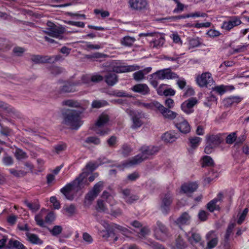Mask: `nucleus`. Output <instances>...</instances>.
<instances>
[{"mask_svg":"<svg viewBox=\"0 0 249 249\" xmlns=\"http://www.w3.org/2000/svg\"><path fill=\"white\" fill-rule=\"evenodd\" d=\"M87 173L83 172L78 177L75 178L72 182L67 184L60 190V192L64 195L65 197L70 200H73V195L71 192L73 190L78 191L89 185V183L86 179Z\"/></svg>","mask_w":249,"mask_h":249,"instance_id":"f257e3e1","label":"nucleus"},{"mask_svg":"<svg viewBox=\"0 0 249 249\" xmlns=\"http://www.w3.org/2000/svg\"><path fill=\"white\" fill-rule=\"evenodd\" d=\"M141 153L125 161V167L138 164L149 157L155 154L159 150L157 147L143 145L141 148Z\"/></svg>","mask_w":249,"mask_h":249,"instance_id":"f03ea898","label":"nucleus"},{"mask_svg":"<svg viewBox=\"0 0 249 249\" xmlns=\"http://www.w3.org/2000/svg\"><path fill=\"white\" fill-rule=\"evenodd\" d=\"M81 111L71 110L64 115V123L72 129H78L82 124L81 121Z\"/></svg>","mask_w":249,"mask_h":249,"instance_id":"7ed1b4c3","label":"nucleus"},{"mask_svg":"<svg viewBox=\"0 0 249 249\" xmlns=\"http://www.w3.org/2000/svg\"><path fill=\"white\" fill-rule=\"evenodd\" d=\"M167 228L161 222L158 221L156 225L154 228V236L155 238L159 240H164L168 235Z\"/></svg>","mask_w":249,"mask_h":249,"instance_id":"20e7f679","label":"nucleus"},{"mask_svg":"<svg viewBox=\"0 0 249 249\" xmlns=\"http://www.w3.org/2000/svg\"><path fill=\"white\" fill-rule=\"evenodd\" d=\"M128 4L131 10L137 12L146 10L148 7L147 0H128Z\"/></svg>","mask_w":249,"mask_h":249,"instance_id":"39448f33","label":"nucleus"},{"mask_svg":"<svg viewBox=\"0 0 249 249\" xmlns=\"http://www.w3.org/2000/svg\"><path fill=\"white\" fill-rule=\"evenodd\" d=\"M113 72H109L105 76V81L109 86H113L117 81L118 78L116 74L114 72L121 73L124 72V67H114L113 68Z\"/></svg>","mask_w":249,"mask_h":249,"instance_id":"423d86ee","label":"nucleus"},{"mask_svg":"<svg viewBox=\"0 0 249 249\" xmlns=\"http://www.w3.org/2000/svg\"><path fill=\"white\" fill-rule=\"evenodd\" d=\"M100 223L104 227L105 230L100 231V234L103 238H107L110 236V233L112 232H118V231H121V227L114 224H109L108 223L102 221Z\"/></svg>","mask_w":249,"mask_h":249,"instance_id":"0eeeda50","label":"nucleus"},{"mask_svg":"<svg viewBox=\"0 0 249 249\" xmlns=\"http://www.w3.org/2000/svg\"><path fill=\"white\" fill-rule=\"evenodd\" d=\"M174 123L176 127L182 133L187 134L190 132L191 127L188 122L182 117H177Z\"/></svg>","mask_w":249,"mask_h":249,"instance_id":"6e6552de","label":"nucleus"},{"mask_svg":"<svg viewBox=\"0 0 249 249\" xmlns=\"http://www.w3.org/2000/svg\"><path fill=\"white\" fill-rule=\"evenodd\" d=\"M48 27V34L53 37L61 38L62 34L64 33V28L55 25L52 22L47 23Z\"/></svg>","mask_w":249,"mask_h":249,"instance_id":"1a4fd4ad","label":"nucleus"},{"mask_svg":"<svg viewBox=\"0 0 249 249\" xmlns=\"http://www.w3.org/2000/svg\"><path fill=\"white\" fill-rule=\"evenodd\" d=\"M196 80L198 85L201 87L211 86L213 82L211 74L208 72L203 73L201 75L198 76Z\"/></svg>","mask_w":249,"mask_h":249,"instance_id":"9d476101","label":"nucleus"},{"mask_svg":"<svg viewBox=\"0 0 249 249\" xmlns=\"http://www.w3.org/2000/svg\"><path fill=\"white\" fill-rule=\"evenodd\" d=\"M127 112L130 116L132 121L131 127L134 129L140 127L142 124L141 113L131 110H127Z\"/></svg>","mask_w":249,"mask_h":249,"instance_id":"9b49d317","label":"nucleus"},{"mask_svg":"<svg viewBox=\"0 0 249 249\" xmlns=\"http://www.w3.org/2000/svg\"><path fill=\"white\" fill-rule=\"evenodd\" d=\"M157 79L163 80L164 79H175L178 77L177 74L172 72L170 69H165L158 71L153 74Z\"/></svg>","mask_w":249,"mask_h":249,"instance_id":"f8f14e48","label":"nucleus"},{"mask_svg":"<svg viewBox=\"0 0 249 249\" xmlns=\"http://www.w3.org/2000/svg\"><path fill=\"white\" fill-rule=\"evenodd\" d=\"M223 194L219 193L216 197L211 200L207 205V208L210 212H213L215 210H219L220 204L223 199Z\"/></svg>","mask_w":249,"mask_h":249,"instance_id":"ddd939ff","label":"nucleus"},{"mask_svg":"<svg viewBox=\"0 0 249 249\" xmlns=\"http://www.w3.org/2000/svg\"><path fill=\"white\" fill-rule=\"evenodd\" d=\"M197 103V100L195 98H191L184 102L181 105L182 111L187 114L194 111L193 107Z\"/></svg>","mask_w":249,"mask_h":249,"instance_id":"4468645a","label":"nucleus"},{"mask_svg":"<svg viewBox=\"0 0 249 249\" xmlns=\"http://www.w3.org/2000/svg\"><path fill=\"white\" fill-rule=\"evenodd\" d=\"M242 23L239 18L236 16H233L230 18L227 21H224L222 25V28L223 29L230 31L233 27L238 26Z\"/></svg>","mask_w":249,"mask_h":249,"instance_id":"2eb2a0df","label":"nucleus"},{"mask_svg":"<svg viewBox=\"0 0 249 249\" xmlns=\"http://www.w3.org/2000/svg\"><path fill=\"white\" fill-rule=\"evenodd\" d=\"M173 201V196L170 193H167L162 197L161 209L162 213H167L169 211V208Z\"/></svg>","mask_w":249,"mask_h":249,"instance_id":"dca6fc26","label":"nucleus"},{"mask_svg":"<svg viewBox=\"0 0 249 249\" xmlns=\"http://www.w3.org/2000/svg\"><path fill=\"white\" fill-rule=\"evenodd\" d=\"M163 116L164 118L168 119L169 120H174L177 116L178 114L164 107L160 103L159 107L157 109Z\"/></svg>","mask_w":249,"mask_h":249,"instance_id":"f3484780","label":"nucleus"},{"mask_svg":"<svg viewBox=\"0 0 249 249\" xmlns=\"http://www.w3.org/2000/svg\"><path fill=\"white\" fill-rule=\"evenodd\" d=\"M188 241L193 245L198 244L197 249H205L204 243L201 241V237L199 234L196 232H191V235L188 238Z\"/></svg>","mask_w":249,"mask_h":249,"instance_id":"a211bd4d","label":"nucleus"},{"mask_svg":"<svg viewBox=\"0 0 249 249\" xmlns=\"http://www.w3.org/2000/svg\"><path fill=\"white\" fill-rule=\"evenodd\" d=\"M131 89L136 93L142 95H147L150 94V89L145 84H137L133 86Z\"/></svg>","mask_w":249,"mask_h":249,"instance_id":"6ab92c4d","label":"nucleus"},{"mask_svg":"<svg viewBox=\"0 0 249 249\" xmlns=\"http://www.w3.org/2000/svg\"><path fill=\"white\" fill-rule=\"evenodd\" d=\"M207 239L208 240L207 243V248L212 249L215 247L218 243V238L215 234L214 231H211L208 233L206 235Z\"/></svg>","mask_w":249,"mask_h":249,"instance_id":"aec40b11","label":"nucleus"},{"mask_svg":"<svg viewBox=\"0 0 249 249\" xmlns=\"http://www.w3.org/2000/svg\"><path fill=\"white\" fill-rule=\"evenodd\" d=\"M207 144L212 147L218 146L222 142L221 137L218 135H212L207 137Z\"/></svg>","mask_w":249,"mask_h":249,"instance_id":"412c9836","label":"nucleus"},{"mask_svg":"<svg viewBox=\"0 0 249 249\" xmlns=\"http://www.w3.org/2000/svg\"><path fill=\"white\" fill-rule=\"evenodd\" d=\"M157 36V38L150 41V46L152 48H160L161 47L165 42L164 38L160 35H155Z\"/></svg>","mask_w":249,"mask_h":249,"instance_id":"4be33fe9","label":"nucleus"},{"mask_svg":"<svg viewBox=\"0 0 249 249\" xmlns=\"http://www.w3.org/2000/svg\"><path fill=\"white\" fill-rule=\"evenodd\" d=\"M26 236L27 238V241L33 244L41 245L43 243V241L36 234L27 232Z\"/></svg>","mask_w":249,"mask_h":249,"instance_id":"5701e85b","label":"nucleus"},{"mask_svg":"<svg viewBox=\"0 0 249 249\" xmlns=\"http://www.w3.org/2000/svg\"><path fill=\"white\" fill-rule=\"evenodd\" d=\"M198 187L196 182H191L184 184L181 186V190L186 194L192 193L195 191Z\"/></svg>","mask_w":249,"mask_h":249,"instance_id":"b1692460","label":"nucleus"},{"mask_svg":"<svg viewBox=\"0 0 249 249\" xmlns=\"http://www.w3.org/2000/svg\"><path fill=\"white\" fill-rule=\"evenodd\" d=\"M7 247L9 249H27L26 247L24 246L23 244L19 241L14 239H11L9 240Z\"/></svg>","mask_w":249,"mask_h":249,"instance_id":"393cba45","label":"nucleus"},{"mask_svg":"<svg viewBox=\"0 0 249 249\" xmlns=\"http://www.w3.org/2000/svg\"><path fill=\"white\" fill-rule=\"evenodd\" d=\"M191 216L186 213H183L176 220V222L178 225H188L190 223Z\"/></svg>","mask_w":249,"mask_h":249,"instance_id":"a878e982","label":"nucleus"},{"mask_svg":"<svg viewBox=\"0 0 249 249\" xmlns=\"http://www.w3.org/2000/svg\"><path fill=\"white\" fill-rule=\"evenodd\" d=\"M160 103L156 101H154L150 103L139 102L138 105L139 107H143L147 109H154L157 110Z\"/></svg>","mask_w":249,"mask_h":249,"instance_id":"bb28decb","label":"nucleus"},{"mask_svg":"<svg viewBox=\"0 0 249 249\" xmlns=\"http://www.w3.org/2000/svg\"><path fill=\"white\" fill-rule=\"evenodd\" d=\"M187 40L188 41V49L189 50L198 47L201 45L200 38L198 37H189L187 38Z\"/></svg>","mask_w":249,"mask_h":249,"instance_id":"cd10ccee","label":"nucleus"},{"mask_svg":"<svg viewBox=\"0 0 249 249\" xmlns=\"http://www.w3.org/2000/svg\"><path fill=\"white\" fill-rule=\"evenodd\" d=\"M46 209H42L40 212L36 215L35 219L37 225L42 227H45V221H44L43 218L46 214Z\"/></svg>","mask_w":249,"mask_h":249,"instance_id":"c85d7f7f","label":"nucleus"},{"mask_svg":"<svg viewBox=\"0 0 249 249\" xmlns=\"http://www.w3.org/2000/svg\"><path fill=\"white\" fill-rule=\"evenodd\" d=\"M241 101V98L237 96H233L225 99L223 100V103L225 106L229 107L231 106L234 103L237 104L240 102Z\"/></svg>","mask_w":249,"mask_h":249,"instance_id":"c756f323","label":"nucleus"},{"mask_svg":"<svg viewBox=\"0 0 249 249\" xmlns=\"http://www.w3.org/2000/svg\"><path fill=\"white\" fill-rule=\"evenodd\" d=\"M202 139L198 137H193L189 138V146L192 149L196 148L200 144Z\"/></svg>","mask_w":249,"mask_h":249,"instance_id":"7c9ffc66","label":"nucleus"},{"mask_svg":"<svg viewBox=\"0 0 249 249\" xmlns=\"http://www.w3.org/2000/svg\"><path fill=\"white\" fill-rule=\"evenodd\" d=\"M139 199V196L137 195L131 193V191L128 189H125V202L128 203H132Z\"/></svg>","mask_w":249,"mask_h":249,"instance_id":"2f4dec72","label":"nucleus"},{"mask_svg":"<svg viewBox=\"0 0 249 249\" xmlns=\"http://www.w3.org/2000/svg\"><path fill=\"white\" fill-rule=\"evenodd\" d=\"M98 195L91 190L86 195L85 198V203L86 205H89L96 198Z\"/></svg>","mask_w":249,"mask_h":249,"instance_id":"473e14b6","label":"nucleus"},{"mask_svg":"<svg viewBox=\"0 0 249 249\" xmlns=\"http://www.w3.org/2000/svg\"><path fill=\"white\" fill-rule=\"evenodd\" d=\"M1 162L4 166L9 167L13 165L14 160L12 157L5 154L1 159Z\"/></svg>","mask_w":249,"mask_h":249,"instance_id":"72a5a7b5","label":"nucleus"},{"mask_svg":"<svg viewBox=\"0 0 249 249\" xmlns=\"http://www.w3.org/2000/svg\"><path fill=\"white\" fill-rule=\"evenodd\" d=\"M177 137L173 132H167L162 137V140L166 142H173L177 139Z\"/></svg>","mask_w":249,"mask_h":249,"instance_id":"f704fd0d","label":"nucleus"},{"mask_svg":"<svg viewBox=\"0 0 249 249\" xmlns=\"http://www.w3.org/2000/svg\"><path fill=\"white\" fill-rule=\"evenodd\" d=\"M91 83L90 76L89 75H83L80 80L75 82V85H80L82 84L89 85Z\"/></svg>","mask_w":249,"mask_h":249,"instance_id":"c9c22d12","label":"nucleus"},{"mask_svg":"<svg viewBox=\"0 0 249 249\" xmlns=\"http://www.w3.org/2000/svg\"><path fill=\"white\" fill-rule=\"evenodd\" d=\"M75 83L73 84L67 83L64 85L61 89V91L63 92H72L75 91L74 86Z\"/></svg>","mask_w":249,"mask_h":249,"instance_id":"e433bc0d","label":"nucleus"},{"mask_svg":"<svg viewBox=\"0 0 249 249\" xmlns=\"http://www.w3.org/2000/svg\"><path fill=\"white\" fill-rule=\"evenodd\" d=\"M109 120L108 116L106 114H102L99 118L95 126L101 127L106 124Z\"/></svg>","mask_w":249,"mask_h":249,"instance_id":"4c0bfd02","label":"nucleus"},{"mask_svg":"<svg viewBox=\"0 0 249 249\" xmlns=\"http://www.w3.org/2000/svg\"><path fill=\"white\" fill-rule=\"evenodd\" d=\"M31 60L36 63H43L49 61L46 57H43L40 55H33L31 58Z\"/></svg>","mask_w":249,"mask_h":249,"instance_id":"58836bf2","label":"nucleus"},{"mask_svg":"<svg viewBox=\"0 0 249 249\" xmlns=\"http://www.w3.org/2000/svg\"><path fill=\"white\" fill-rule=\"evenodd\" d=\"M63 105H65L71 107H81V104L77 101L68 100L62 102Z\"/></svg>","mask_w":249,"mask_h":249,"instance_id":"ea45409f","label":"nucleus"},{"mask_svg":"<svg viewBox=\"0 0 249 249\" xmlns=\"http://www.w3.org/2000/svg\"><path fill=\"white\" fill-rule=\"evenodd\" d=\"M0 108L3 110L5 111L7 113H13L14 112V109L12 108L8 104L0 101Z\"/></svg>","mask_w":249,"mask_h":249,"instance_id":"a19ab883","label":"nucleus"},{"mask_svg":"<svg viewBox=\"0 0 249 249\" xmlns=\"http://www.w3.org/2000/svg\"><path fill=\"white\" fill-rule=\"evenodd\" d=\"M104 182L103 181H100L94 185L91 190L94 192L98 195V194L103 190L104 187Z\"/></svg>","mask_w":249,"mask_h":249,"instance_id":"79ce46f5","label":"nucleus"},{"mask_svg":"<svg viewBox=\"0 0 249 249\" xmlns=\"http://www.w3.org/2000/svg\"><path fill=\"white\" fill-rule=\"evenodd\" d=\"M176 247L179 249H184L186 247V243L180 235H178L176 240Z\"/></svg>","mask_w":249,"mask_h":249,"instance_id":"37998d69","label":"nucleus"},{"mask_svg":"<svg viewBox=\"0 0 249 249\" xmlns=\"http://www.w3.org/2000/svg\"><path fill=\"white\" fill-rule=\"evenodd\" d=\"M15 156L18 160L24 159L27 157L26 153L20 149L16 150Z\"/></svg>","mask_w":249,"mask_h":249,"instance_id":"c03bdc74","label":"nucleus"},{"mask_svg":"<svg viewBox=\"0 0 249 249\" xmlns=\"http://www.w3.org/2000/svg\"><path fill=\"white\" fill-rule=\"evenodd\" d=\"M94 129L97 134L101 136L107 134L110 131L108 128H102L101 127H98L96 126H95Z\"/></svg>","mask_w":249,"mask_h":249,"instance_id":"a18cd8bd","label":"nucleus"},{"mask_svg":"<svg viewBox=\"0 0 249 249\" xmlns=\"http://www.w3.org/2000/svg\"><path fill=\"white\" fill-rule=\"evenodd\" d=\"M67 148V145L66 143H62L58 144L54 146V150L57 154H59L65 150Z\"/></svg>","mask_w":249,"mask_h":249,"instance_id":"49530a36","label":"nucleus"},{"mask_svg":"<svg viewBox=\"0 0 249 249\" xmlns=\"http://www.w3.org/2000/svg\"><path fill=\"white\" fill-rule=\"evenodd\" d=\"M85 142L87 143H93L95 145H98L101 141L99 138L96 137H89L85 140Z\"/></svg>","mask_w":249,"mask_h":249,"instance_id":"de8ad7c7","label":"nucleus"},{"mask_svg":"<svg viewBox=\"0 0 249 249\" xmlns=\"http://www.w3.org/2000/svg\"><path fill=\"white\" fill-rule=\"evenodd\" d=\"M133 75L135 80L136 81H140L144 78L145 75L144 74V73H143V72L142 71V70H141L134 72L133 74Z\"/></svg>","mask_w":249,"mask_h":249,"instance_id":"09e8293b","label":"nucleus"},{"mask_svg":"<svg viewBox=\"0 0 249 249\" xmlns=\"http://www.w3.org/2000/svg\"><path fill=\"white\" fill-rule=\"evenodd\" d=\"M26 206L32 211L36 212L39 208V205L37 203H31L26 201L25 202Z\"/></svg>","mask_w":249,"mask_h":249,"instance_id":"8fccbe9b","label":"nucleus"},{"mask_svg":"<svg viewBox=\"0 0 249 249\" xmlns=\"http://www.w3.org/2000/svg\"><path fill=\"white\" fill-rule=\"evenodd\" d=\"M213 161L212 158L209 156H206L203 159V166H212L213 165Z\"/></svg>","mask_w":249,"mask_h":249,"instance_id":"3c124183","label":"nucleus"},{"mask_svg":"<svg viewBox=\"0 0 249 249\" xmlns=\"http://www.w3.org/2000/svg\"><path fill=\"white\" fill-rule=\"evenodd\" d=\"M107 104L106 101L94 100L92 102L91 106L93 108H100Z\"/></svg>","mask_w":249,"mask_h":249,"instance_id":"603ef678","label":"nucleus"},{"mask_svg":"<svg viewBox=\"0 0 249 249\" xmlns=\"http://www.w3.org/2000/svg\"><path fill=\"white\" fill-rule=\"evenodd\" d=\"M62 231V227L61 226H54L50 231V232L53 236H57L60 234Z\"/></svg>","mask_w":249,"mask_h":249,"instance_id":"864d4df0","label":"nucleus"},{"mask_svg":"<svg viewBox=\"0 0 249 249\" xmlns=\"http://www.w3.org/2000/svg\"><path fill=\"white\" fill-rule=\"evenodd\" d=\"M55 216L54 213L52 212H49L45 217V222L51 223L55 219Z\"/></svg>","mask_w":249,"mask_h":249,"instance_id":"5fc2aeb1","label":"nucleus"},{"mask_svg":"<svg viewBox=\"0 0 249 249\" xmlns=\"http://www.w3.org/2000/svg\"><path fill=\"white\" fill-rule=\"evenodd\" d=\"M9 171L11 174L17 177L24 176L26 175V173L22 170L18 171L15 169H10Z\"/></svg>","mask_w":249,"mask_h":249,"instance_id":"6e6d98bb","label":"nucleus"},{"mask_svg":"<svg viewBox=\"0 0 249 249\" xmlns=\"http://www.w3.org/2000/svg\"><path fill=\"white\" fill-rule=\"evenodd\" d=\"M140 177L137 172H134L132 174L128 175L127 177V181H133L138 179Z\"/></svg>","mask_w":249,"mask_h":249,"instance_id":"4d7b16f0","label":"nucleus"},{"mask_svg":"<svg viewBox=\"0 0 249 249\" xmlns=\"http://www.w3.org/2000/svg\"><path fill=\"white\" fill-rule=\"evenodd\" d=\"M97 210L100 212H106V206L104 202L102 200H98L97 201Z\"/></svg>","mask_w":249,"mask_h":249,"instance_id":"13d9d810","label":"nucleus"},{"mask_svg":"<svg viewBox=\"0 0 249 249\" xmlns=\"http://www.w3.org/2000/svg\"><path fill=\"white\" fill-rule=\"evenodd\" d=\"M236 138V133L233 132L227 136L226 142L229 144H231L235 141Z\"/></svg>","mask_w":249,"mask_h":249,"instance_id":"bf43d9fd","label":"nucleus"},{"mask_svg":"<svg viewBox=\"0 0 249 249\" xmlns=\"http://www.w3.org/2000/svg\"><path fill=\"white\" fill-rule=\"evenodd\" d=\"M50 202L53 203V207L55 209H59L60 208V202L57 200L55 196H52L50 198Z\"/></svg>","mask_w":249,"mask_h":249,"instance_id":"052dcab7","label":"nucleus"},{"mask_svg":"<svg viewBox=\"0 0 249 249\" xmlns=\"http://www.w3.org/2000/svg\"><path fill=\"white\" fill-rule=\"evenodd\" d=\"M94 12L96 15L100 14L102 18H106L109 15V13L108 11L97 9H95Z\"/></svg>","mask_w":249,"mask_h":249,"instance_id":"680f3d73","label":"nucleus"},{"mask_svg":"<svg viewBox=\"0 0 249 249\" xmlns=\"http://www.w3.org/2000/svg\"><path fill=\"white\" fill-rule=\"evenodd\" d=\"M150 231L148 227H143L140 230V233H138L140 237H144L149 234Z\"/></svg>","mask_w":249,"mask_h":249,"instance_id":"e2e57ef3","label":"nucleus"},{"mask_svg":"<svg viewBox=\"0 0 249 249\" xmlns=\"http://www.w3.org/2000/svg\"><path fill=\"white\" fill-rule=\"evenodd\" d=\"M117 142V138L115 136H112L107 140V143L109 147H114Z\"/></svg>","mask_w":249,"mask_h":249,"instance_id":"0e129e2a","label":"nucleus"},{"mask_svg":"<svg viewBox=\"0 0 249 249\" xmlns=\"http://www.w3.org/2000/svg\"><path fill=\"white\" fill-rule=\"evenodd\" d=\"M207 34L210 37H214L218 36L220 35V33L216 30L210 29L207 32Z\"/></svg>","mask_w":249,"mask_h":249,"instance_id":"69168bd1","label":"nucleus"},{"mask_svg":"<svg viewBox=\"0 0 249 249\" xmlns=\"http://www.w3.org/2000/svg\"><path fill=\"white\" fill-rule=\"evenodd\" d=\"M83 240L89 244H90L93 242V239L90 235L87 232H84L83 234Z\"/></svg>","mask_w":249,"mask_h":249,"instance_id":"338daca9","label":"nucleus"},{"mask_svg":"<svg viewBox=\"0 0 249 249\" xmlns=\"http://www.w3.org/2000/svg\"><path fill=\"white\" fill-rule=\"evenodd\" d=\"M18 217L15 215H9L7 219L8 223L11 225H14L17 220Z\"/></svg>","mask_w":249,"mask_h":249,"instance_id":"774afa93","label":"nucleus"}]
</instances>
